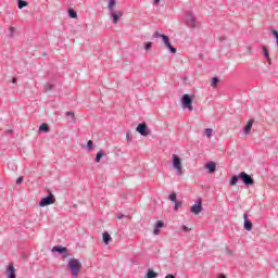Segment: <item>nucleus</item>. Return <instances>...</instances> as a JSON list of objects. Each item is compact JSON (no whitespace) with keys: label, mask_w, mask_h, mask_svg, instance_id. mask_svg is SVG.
Instances as JSON below:
<instances>
[{"label":"nucleus","mask_w":278,"mask_h":278,"mask_svg":"<svg viewBox=\"0 0 278 278\" xmlns=\"http://www.w3.org/2000/svg\"><path fill=\"white\" fill-rule=\"evenodd\" d=\"M153 36H166V35L160 34V31H155V33L153 34Z\"/></svg>","instance_id":"40"},{"label":"nucleus","mask_w":278,"mask_h":278,"mask_svg":"<svg viewBox=\"0 0 278 278\" xmlns=\"http://www.w3.org/2000/svg\"><path fill=\"white\" fill-rule=\"evenodd\" d=\"M102 240H103L104 244L108 245V244H110V242H112V236H110L109 232H103Z\"/></svg>","instance_id":"15"},{"label":"nucleus","mask_w":278,"mask_h":278,"mask_svg":"<svg viewBox=\"0 0 278 278\" xmlns=\"http://www.w3.org/2000/svg\"><path fill=\"white\" fill-rule=\"evenodd\" d=\"M53 203H55V195L49 193L46 198L41 199L39 207H47V205H53Z\"/></svg>","instance_id":"7"},{"label":"nucleus","mask_w":278,"mask_h":278,"mask_svg":"<svg viewBox=\"0 0 278 278\" xmlns=\"http://www.w3.org/2000/svg\"><path fill=\"white\" fill-rule=\"evenodd\" d=\"M190 211L192 214H195V216L201 214V212H203V199L199 198L197 203L191 206Z\"/></svg>","instance_id":"8"},{"label":"nucleus","mask_w":278,"mask_h":278,"mask_svg":"<svg viewBox=\"0 0 278 278\" xmlns=\"http://www.w3.org/2000/svg\"><path fill=\"white\" fill-rule=\"evenodd\" d=\"M110 16L113 21V24L116 25V23H118L123 16V11H111Z\"/></svg>","instance_id":"12"},{"label":"nucleus","mask_w":278,"mask_h":278,"mask_svg":"<svg viewBox=\"0 0 278 278\" xmlns=\"http://www.w3.org/2000/svg\"><path fill=\"white\" fill-rule=\"evenodd\" d=\"M68 16H70V18H77V12H75V10L71 9L68 11Z\"/></svg>","instance_id":"26"},{"label":"nucleus","mask_w":278,"mask_h":278,"mask_svg":"<svg viewBox=\"0 0 278 278\" xmlns=\"http://www.w3.org/2000/svg\"><path fill=\"white\" fill-rule=\"evenodd\" d=\"M181 205H184V203L181 201L176 200L175 205H174V212H177L179 210V207H181Z\"/></svg>","instance_id":"25"},{"label":"nucleus","mask_w":278,"mask_h":278,"mask_svg":"<svg viewBox=\"0 0 278 278\" xmlns=\"http://www.w3.org/2000/svg\"><path fill=\"white\" fill-rule=\"evenodd\" d=\"M218 81H219L218 77H213L211 86L213 88H216V86H218Z\"/></svg>","instance_id":"27"},{"label":"nucleus","mask_w":278,"mask_h":278,"mask_svg":"<svg viewBox=\"0 0 278 278\" xmlns=\"http://www.w3.org/2000/svg\"><path fill=\"white\" fill-rule=\"evenodd\" d=\"M185 22L188 27H199V21H197V17H194V14L190 11L186 12Z\"/></svg>","instance_id":"3"},{"label":"nucleus","mask_w":278,"mask_h":278,"mask_svg":"<svg viewBox=\"0 0 278 278\" xmlns=\"http://www.w3.org/2000/svg\"><path fill=\"white\" fill-rule=\"evenodd\" d=\"M146 278H157V273L153 271L152 269H149L147 271Z\"/></svg>","instance_id":"20"},{"label":"nucleus","mask_w":278,"mask_h":278,"mask_svg":"<svg viewBox=\"0 0 278 278\" xmlns=\"http://www.w3.org/2000/svg\"><path fill=\"white\" fill-rule=\"evenodd\" d=\"M212 128H206L205 129V136H206V138H212Z\"/></svg>","instance_id":"31"},{"label":"nucleus","mask_w":278,"mask_h":278,"mask_svg":"<svg viewBox=\"0 0 278 278\" xmlns=\"http://www.w3.org/2000/svg\"><path fill=\"white\" fill-rule=\"evenodd\" d=\"M181 108L182 110H189V112L194 110L192 106V97H190V94L186 93L181 97Z\"/></svg>","instance_id":"4"},{"label":"nucleus","mask_w":278,"mask_h":278,"mask_svg":"<svg viewBox=\"0 0 278 278\" xmlns=\"http://www.w3.org/2000/svg\"><path fill=\"white\" fill-rule=\"evenodd\" d=\"M160 3V0H154V5H157Z\"/></svg>","instance_id":"44"},{"label":"nucleus","mask_w":278,"mask_h":278,"mask_svg":"<svg viewBox=\"0 0 278 278\" xmlns=\"http://www.w3.org/2000/svg\"><path fill=\"white\" fill-rule=\"evenodd\" d=\"M53 253H59V255H62V260H66V257H71V252H68V249L66 247L62 245H55L52 248Z\"/></svg>","instance_id":"5"},{"label":"nucleus","mask_w":278,"mask_h":278,"mask_svg":"<svg viewBox=\"0 0 278 278\" xmlns=\"http://www.w3.org/2000/svg\"><path fill=\"white\" fill-rule=\"evenodd\" d=\"M154 236H160V228H156L153 230Z\"/></svg>","instance_id":"37"},{"label":"nucleus","mask_w":278,"mask_h":278,"mask_svg":"<svg viewBox=\"0 0 278 278\" xmlns=\"http://www.w3.org/2000/svg\"><path fill=\"white\" fill-rule=\"evenodd\" d=\"M169 201L173 203L177 202V193L173 192L169 194Z\"/></svg>","instance_id":"28"},{"label":"nucleus","mask_w":278,"mask_h":278,"mask_svg":"<svg viewBox=\"0 0 278 278\" xmlns=\"http://www.w3.org/2000/svg\"><path fill=\"white\" fill-rule=\"evenodd\" d=\"M165 278H176V277H175V275L169 274V275H167Z\"/></svg>","instance_id":"41"},{"label":"nucleus","mask_w":278,"mask_h":278,"mask_svg":"<svg viewBox=\"0 0 278 278\" xmlns=\"http://www.w3.org/2000/svg\"><path fill=\"white\" fill-rule=\"evenodd\" d=\"M151 47H153V42L148 41V42L144 43L146 51H149L151 49Z\"/></svg>","instance_id":"29"},{"label":"nucleus","mask_w":278,"mask_h":278,"mask_svg":"<svg viewBox=\"0 0 278 278\" xmlns=\"http://www.w3.org/2000/svg\"><path fill=\"white\" fill-rule=\"evenodd\" d=\"M240 179V175L238 176H232L230 179V186H236L238 184V180Z\"/></svg>","instance_id":"22"},{"label":"nucleus","mask_w":278,"mask_h":278,"mask_svg":"<svg viewBox=\"0 0 278 278\" xmlns=\"http://www.w3.org/2000/svg\"><path fill=\"white\" fill-rule=\"evenodd\" d=\"M102 157H108V154L105 152H103V150H100L97 155H96V162L97 164H99V162H101Z\"/></svg>","instance_id":"17"},{"label":"nucleus","mask_w":278,"mask_h":278,"mask_svg":"<svg viewBox=\"0 0 278 278\" xmlns=\"http://www.w3.org/2000/svg\"><path fill=\"white\" fill-rule=\"evenodd\" d=\"M219 42H225V37H220Z\"/></svg>","instance_id":"43"},{"label":"nucleus","mask_w":278,"mask_h":278,"mask_svg":"<svg viewBox=\"0 0 278 278\" xmlns=\"http://www.w3.org/2000/svg\"><path fill=\"white\" fill-rule=\"evenodd\" d=\"M16 34V28L10 27V36H14Z\"/></svg>","instance_id":"33"},{"label":"nucleus","mask_w":278,"mask_h":278,"mask_svg":"<svg viewBox=\"0 0 278 278\" xmlns=\"http://www.w3.org/2000/svg\"><path fill=\"white\" fill-rule=\"evenodd\" d=\"M276 43H277V46H278V36H276Z\"/></svg>","instance_id":"46"},{"label":"nucleus","mask_w":278,"mask_h":278,"mask_svg":"<svg viewBox=\"0 0 278 278\" xmlns=\"http://www.w3.org/2000/svg\"><path fill=\"white\" fill-rule=\"evenodd\" d=\"M239 179L244 184V186H253L255 184V180L251 175L247 174V172L239 173Z\"/></svg>","instance_id":"6"},{"label":"nucleus","mask_w":278,"mask_h":278,"mask_svg":"<svg viewBox=\"0 0 278 278\" xmlns=\"http://www.w3.org/2000/svg\"><path fill=\"white\" fill-rule=\"evenodd\" d=\"M27 5H29V3L25 0H17V7L18 10H23V8H27Z\"/></svg>","instance_id":"19"},{"label":"nucleus","mask_w":278,"mask_h":278,"mask_svg":"<svg viewBox=\"0 0 278 278\" xmlns=\"http://www.w3.org/2000/svg\"><path fill=\"white\" fill-rule=\"evenodd\" d=\"M273 36H278V31L277 30H271Z\"/></svg>","instance_id":"42"},{"label":"nucleus","mask_w":278,"mask_h":278,"mask_svg":"<svg viewBox=\"0 0 278 278\" xmlns=\"http://www.w3.org/2000/svg\"><path fill=\"white\" fill-rule=\"evenodd\" d=\"M16 184H17V186H21V184H23V177H18L16 179Z\"/></svg>","instance_id":"35"},{"label":"nucleus","mask_w":278,"mask_h":278,"mask_svg":"<svg viewBox=\"0 0 278 278\" xmlns=\"http://www.w3.org/2000/svg\"><path fill=\"white\" fill-rule=\"evenodd\" d=\"M205 166H206L208 173H216V163L208 162V163H206Z\"/></svg>","instance_id":"16"},{"label":"nucleus","mask_w":278,"mask_h":278,"mask_svg":"<svg viewBox=\"0 0 278 278\" xmlns=\"http://www.w3.org/2000/svg\"><path fill=\"white\" fill-rule=\"evenodd\" d=\"M65 116H70L72 118V121H75V113L74 112L67 111L65 113Z\"/></svg>","instance_id":"30"},{"label":"nucleus","mask_w":278,"mask_h":278,"mask_svg":"<svg viewBox=\"0 0 278 278\" xmlns=\"http://www.w3.org/2000/svg\"><path fill=\"white\" fill-rule=\"evenodd\" d=\"M67 268H68L70 273H72V277L78 278L79 270H81V262H79L75 257L70 258V261L67 263Z\"/></svg>","instance_id":"1"},{"label":"nucleus","mask_w":278,"mask_h":278,"mask_svg":"<svg viewBox=\"0 0 278 278\" xmlns=\"http://www.w3.org/2000/svg\"><path fill=\"white\" fill-rule=\"evenodd\" d=\"M108 10L109 12H114V8H116V0H108Z\"/></svg>","instance_id":"18"},{"label":"nucleus","mask_w":278,"mask_h":278,"mask_svg":"<svg viewBox=\"0 0 278 278\" xmlns=\"http://www.w3.org/2000/svg\"><path fill=\"white\" fill-rule=\"evenodd\" d=\"M123 218H125V215H124V214H118V215H117V219H118V220H121V219H123Z\"/></svg>","instance_id":"39"},{"label":"nucleus","mask_w":278,"mask_h":278,"mask_svg":"<svg viewBox=\"0 0 278 278\" xmlns=\"http://www.w3.org/2000/svg\"><path fill=\"white\" fill-rule=\"evenodd\" d=\"M136 131L140 134V136H150L151 130L149 129V126H147V123H141L137 126Z\"/></svg>","instance_id":"9"},{"label":"nucleus","mask_w":278,"mask_h":278,"mask_svg":"<svg viewBox=\"0 0 278 278\" xmlns=\"http://www.w3.org/2000/svg\"><path fill=\"white\" fill-rule=\"evenodd\" d=\"M162 39L165 45V49H168L169 53H177V48L173 47L168 36H162Z\"/></svg>","instance_id":"11"},{"label":"nucleus","mask_w":278,"mask_h":278,"mask_svg":"<svg viewBox=\"0 0 278 278\" xmlns=\"http://www.w3.org/2000/svg\"><path fill=\"white\" fill-rule=\"evenodd\" d=\"M251 129H253V119H250L243 128V134H251Z\"/></svg>","instance_id":"14"},{"label":"nucleus","mask_w":278,"mask_h":278,"mask_svg":"<svg viewBox=\"0 0 278 278\" xmlns=\"http://www.w3.org/2000/svg\"><path fill=\"white\" fill-rule=\"evenodd\" d=\"M87 151H94V142L92 140H89L86 146Z\"/></svg>","instance_id":"21"},{"label":"nucleus","mask_w":278,"mask_h":278,"mask_svg":"<svg viewBox=\"0 0 278 278\" xmlns=\"http://www.w3.org/2000/svg\"><path fill=\"white\" fill-rule=\"evenodd\" d=\"M181 229H182V231H186V232L190 231V228H188V226H186V225H182Z\"/></svg>","instance_id":"36"},{"label":"nucleus","mask_w":278,"mask_h":278,"mask_svg":"<svg viewBox=\"0 0 278 278\" xmlns=\"http://www.w3.org/2000/svg\"><path fill=\"white\" fill-rule=\"evenodd\" d=\"M16 83V77H14L13 79H12V84H15Z\"/></svg>","instance_id":"45"},{"label":"nucleus","mask_w":278,"mask_h":278,"mask_svg":"<svg viewBox=\"0 0 278 278\" xmlns=\"http://www.w3.org/2000/svg\"><path fill=\"white\" fill-rule=\"evenodd\" d=\"M7 277L8 278H16V269L14 268V264H10L7 267Z\"/></svg>","instance_id":"13"},{"label":"nucleus","mask_w":278,"mask_h":278,"mask_svg":"<svg viewBox=\"0 0 278 278\" xmlns=\"http://www.w3.org/2000/svg\"><path fill=\"white\" fill-rule=\"evenodd\" d=\"M263 55L268 60V62H270V55L268 54V49L266 46H263Z\"/></svg>","instance_id":"23"},{"label":"nucleus","mask_w":278,"mask_h":278,"mask_svg":"<svg viewBox=\"0 0 278 278\" xmlns=\"http://www.w3.org/2000/svg\"><path fill=\"white\" fill-rule=\"evenodd\" d=\"M46 90H53V85L47 84L46 85Z\"/></svg>","instance_id":"34"},{"label":"nucleus","mask_w":278,"mask_h":278,"mask_svg":"<svg viewBox=\"0 0 278 278\" xmlns=\"http://www.w3.org/2000/svg\"><path fill=\"white\" fill-rule=\"evenodd\" d=\"M243 229L245 231H253V223L249 220V213H243Z\"/></svg>","instance_id":"10"},{"label":"nucleus","mask_w":278,"mask_h":278,"mask_svg":"<svg viewBox=\"0 0 278 278\" xmlns=\"http://www.w3.org/2000/svg\"><path fill=\"white\" fill-rule=\"evenodd\" d=\"M7 134H12V130L10 129V130H7Z\"/></svg>","instance_id":"47"},{"label":"nucleus","mask_w":278,"mask_h":278,"mask_svg":"<svg viewBox=\"0 0 278 278\" xmlns=\"http://www.w3.org/2000/svg\"><path fill=\"white\" fill-rule=\"evenodd\" d=\"M39 131H43L45 134H48L49 131V126L47 124H41L39 126Z\"/></svg>","instance_id":"24"},{"label":"nucleus","mask_w":278,"mask_h":278,"mask_svg":"<svg viewBox=\"0 0 278 278\" xmlns=\"http://www.w3.org/2000/svg\"><path fill=\"white\" fill-rule=\"evenodd\" d=\"M126 138H127L128 142H131V135L129 132L126 134Z\"/></svg>","instance_id":"38"},{"label":"nucleus","mask_w":278,"mask_h":278,"mask_svg":"<svg viewBox=\"0 0 278 278\" xmlns=\"http://www.w3.org/2000/svg\"><path fill=\"white\" fill-rule=\"evenodd\" d=\"M156 229H162V227H164V222L162 220H157L155 224Z\"/></svg>","instance_id":"32"},{"label":"nucleus","mask_w":278,"mask_h":278,"mask_svg":"<svg viewBox=\"0 0 278 278\" xmlns=\"http://www.w3.org/2000/svg\"><path fill=\"white\" fill-rule=\"evenodd\" d=\"M172 166L173 168H175L178 177H181V175H184V167H181V157H179V155H172Z\"/></svg>","instance_id":"2"}]
</instances>
